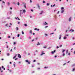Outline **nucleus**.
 I'll use <instances>...</instances> for the list:
<instances>
[{
	"mask_svg": "<svg viewBox=\"0 0 75 75\" xmlns=\"http://www.w3.org/2000/svg\"><path fill=\"white\" fill-rule=\"evenodd\" d=\"M25 62H28V64H30V62H28V60H25Z\"/></svg>",
	"mask_w": 75,
	"mask_h": 75,
	"instance_id": "obj_1",
	"label": "nucleus"
},
{
	"mask_svg": "<svg viewBox=\"0 0 75 75\" xmlns=\"http://www.w3.org/2000/svg\"><path fill=\"white\" fill-rule=\"evenodd\" d=\"M43 54H45V53H44V52L43 51L42 52V53L40 54L41 55H42Z\"/></svg>",
	"mask_w": 75,
	"mask_h": 75,
	"instance_id": "obj_2",
	"label": "nucleus"
},
{
	"mask_svg": "<svg viewBox=\"0 0 75 75\" xmlns=\"http://www.w3.org/2000/svg\"><path fill=\"white\" fill-rule=\"evenodd\" d=\"M72 18H71V17H70L69 19V21H71V19Z\"/></svg>",
	"mask_w": 75,
	"mask_h": 75,
	"instance_id": "obj_3",
	"label": "nucleus"
},
{
	"mask_svg": "<svg viewBox=\"0 0 75 75\" xmlns=\"http://www.w3.org/2000/svg\"><path fill=\"white\" fill-rule=\"evenodd\" d=\"M18 57H19V58H21V55H20V54H18Z\"/></svg>",
	"mask_w": 75,
	"mask_h": 75,
	"instance_id": "obj_4",
	"label": "nucleus"
},
{
	"mask_svg": "<svg viewBox=\"0 0 75 75\" xmlns=\"http://www.w3.org/2000/svg\"><path fill=\"white\" fill-rule=\"evenodd\" d=\"M44 25H47V24H48V23H47L46 22H45L44 23Z\"/></svg>",
	"mask_w": 75,
	"mask_h": 75,
	"instance_id": "obj_5",
	"label": "nucleus"
},
{
	"mask_svg": "<svg viewBox=\"0 0 75 75\" xmlns=\"http://www.w3.org/2000/svg\"><path fill=\"white\" fill-rule=\"evenodd\" d=\"M35 30H37V31H40V29L36 28L35 29Z\"/></svg>",
	"mask_w": 75,
	"mask_h": 75,
	"instance_id": "obj_6",
	"label": "nucleus"
},
{
	"mask_svg": "<svg viewBox=\"0 0 75 75\" xmlns=\"http://www.w3.org/2000/svg\"><path fill=\"white\" fill-rule=\"evenodd\" d=\"M55 50H54V51L52 52V54H53L55 52Z\"/></svg>",
	"mask_w": 75,
	"mask_h": 75,
	"instance_id": "obj_7",
	"label": "nucleus"
},
{
	"mask_svg": "<svg viewBox=\"0 0 75 75\" xmlns=\"http://www.w3.org/2000/svg\"><path fill=\"white\" fill-rule=\"evenodd\" d=\"M64 10H63L61 11V13H64Z\"/></svg>",
	"mask_w": 75,
	"mask_h": 75,
	"instance_id": "obj_8",
	"label": "nucleus"
},
{
	"mask_svg": "<svg viewBox=\"0 0 75 75\" xmlns=\"http://www.w3.org/2000/svg\"><path fill=\"white\" fill-rule=\"evenodd\" d=\"M40 45V43L39 42H38V44H37V45Z\"/></svg>",
	"mask_w": 75,
	"mask_h": 75,
	"instance_id": "obj_9",
	"label": "nucleus"
},
{
	"mask_svg": "<svg viewBox=\"0 0 75 75\" xmlns=\"http://www.w3.org/2000/svg\"><path fill=\"white\" fill-rule=\"evenodd\" d=\"M42 13H43V11H41V12L40 13V14H42Z\"/></svg>",
	"mask_w": 75,
	"mask_h": 75,
	"instance_id": "obj_10",
	"label": "nucleus"
},
{
	"mask_svg": "<svg viewBox=\"0 0 75 75\" xmlns=\"http://www.w3.org/2000/svg\"><path fill=\"white\" fill-rule=\"evenodd\" d=\"M61 35H60L59 36V40H61Z\"/></svg>",
	"mask_w": 75,
	"mask_h": 75,
	"instance_id": "obj_11",
	"label": "nucleus"
},
{
	"mask_svg": "<svg viewBox=\"0 0 75 75\" xmlns=\"http://www.w3.org/2000/svg\"><path fill=\"white\" fill-rule=\"evenodd\" d=\"M67 39V37H64V40H65V39Z\"/></svg>",
	"mask_w": 75,
	"mask_h": 75,
	"instance_id": "obj_12",
	"label": "nucleus"
},
{
	"mask_svg": "<svg viewBox=\"0 0 75 75\" xmlns=\"http://www.w3.org/2000/svg\"><path fill=\"white\" fill-rule=\"evenodd\" d=\"M7 55L8 56H9V55H10V54H9V53H7Z\"/></svg>",
	"mask_w": 75,
	"mask_h": 75,
	"instance_id": "obj_13",
	"label": "nucleus"
},
{
	"mask_svg": "<svg viewBox=\"0 0 75 75\" xmlns=\"http://www.w3.org/2000/svg\"><path fill=\"white\" fill-rule=\"evenodd\" d=\"M70 31H71L72 32H73V31H74V30H70Z\"/></svg>",
	"mask_w": 75,
	"mask_h": 75,
	"instance_id": "obj_14",
	"label": "nucleus"
},
{
	"mask_svg": "<svg viewBox=\"0 0 75 75\" xmlns=\"http://www.w3.org/2000/svg\"><path fill=\"white\" fill-rule=\"evenodd\" d=\"M25 5H26L25 4H24V7L25 8H26V6Z\"/></svg>",
	"mask_w": 75,
	"mask_h": 75,
	"instance_id": "obj_15",
	"label": "nucleus"
},
{
	"mask_svg": "<svg viewBox=\"0 0 75 75\" xmlns=\"http://www.w3.org/2000/svg\"><path fill=\"white\" fill-rule=\"evenodd\" d=\"M65 51V50H63L62 52L64 53V52Z\"/></svg>",
	"mask_w": 75,
	"mask_h": 75,
	"instance_id": "obj_16",
	"label": "nucleus"
},
{
	"mask_svg": "<svg viewBox=\"0 0 75 75\" xmlns=\"http://www.w3.org/2000/svg\"><path fill=\"white\" fill-rule=\"evenodd\" d=\"M18 5V6H20V3H19V2H18V4H17Z\"/></svg>",
	"mask_w": 75,
	"mask_h": 75,
	"instance_id": "obj_17",
	"label": "nucleus"
},
{
	"mask_svg": "<svg viewBox=\"0 0 75 75\" xmlns=\"http://www.w3.org/2000/svg\"><path fill=\"white\" fill-rule=\"evenodd\" d=\"M38 7L39 9L40 8V6L38 5Z\"/></svg>",
	"mask_w": 75,
	"mask_h": 75,
	"instance_id": "obj_18",
	"label": "nucleus"
},
{
	"mask_svg": "<svg viewBox=\"0 0 75 75\" xmlns=\"http://www.w3.org/2000/svg\"><path fill=\"white\" fill-rule=\"evenodd\" d=\"M64 8L63 7L61 8V10H63Z\"/></svg>",
	"mask_w": 75,
	"mask_h": 75,
	"instance_id": "obj_19",
	"label": "nucleus"
},
{
	"mask_svg": "<svg viewBox=\"0 0 75 75\" xmlns=\"http://www.w3.org/2000/svg\"><path fill=\"white\" fill-rule=\"evenodd\" d=\"M16 44V42H13V44L14 45H15V44Z\"/></svg>",
	"mask_w": 75,
	"mask_h": 75,
	"instance_id": "obj_20",
	"label": "nucleus"
},
{
	"mask_svg": "<svg viewBox=\"0 0 75 75\" xmlns=\"http://www.w3.org/2000/svg\"><path fill=\"white\" fill-rule=\"evenodd\" d=\"M35 39L37 41V40H38V38H35Z\"/></svg>",
	"mask_w": 75,
	"mask_h": 75,
	"instance_id": "obj_21",
	"label": "nucleus"
},
{
	"mask_svg": "<svg viewBox=\"0 0 75 75\" xmlns=\"http://www.w3.org/2000/svg\"><path fill=\"white\" fill-rule=\"evenodd\" d=\"M24 25L25 26V27H27V25L26 24H24Z\"/></svg>",
	"mask_w": 75,
	"mask_h": 75,
	"instance_id": "obj_22",
	"label": "nucleus"
},
{
	"mask_svg": "<svg viewBox=\"0 0 75 75\" xmlns=\"http://www.w3.org/2000/svg\"><path fill=\"white\" fill-rule=\"evenodd\" d=\"M30 33L31 34L32 33V30L30 31Z\"/></svg>",
	"mask_w": 75,
	"mask_h": 75,
	"instance_id": "obj_23",
	"label": "nucleus"
},
{
	"mask_svg": "<svg viewBox=\"0 0 75 75\" xmlns=\"http://www.w3.org/2000/svg\"><path fill=\"white\" fill-rule=\"evenodd\" d=\"M23 13H25V10H23Z\"/></svg>",
	"mask_w": 75,
	"mask_h": 75,
	"instance_id": "obj_24",
	"label": "nucleus"
},
{
	"mask_svg": "<svg viewBox=\"0 0 75 75\" xmlns=\"http://www.w3.org/2000/svg\"><path fill=\"white\" fill-rule=\"evenodd\" d=\"M47 6H49V5H50V4H48V3H47Z\"/></svg>",
	"mask_w": 75,
	"mask_h": 75,
	"instance_id": "obj_25",
	"label": "nucleus"
},
{
	"mask_svg": "<svg viewBox=\"0 0 75 75\" xmlns=\"http://www.w3.org/2000/svg\"><path fill=\"white\" fill-rule=\"evenodd\" d=\"M75 68H74L73 69V71H75Z\"/></svg>",
	"mask_w": 75,
	"mask_h": 75,
	"instance_id": "obj_26",
	"label": "nucleus"
},
{
	"mask_svg": "<svg viewBox=\"0 0 75 75\" xmlns=\"http://www.w3.org/2000/svg\"><path fill=\"white\" fill-rule=\"evenodd\" d=\"M47 68H48V67H44V68H45V69Z\"/></svg>",
	"mask_w": 75,
	"mask_h": 75,
	"instance_id": "obj_27",
	"label": "nucleus"
},
{
	"mask_svg": "<svg viewBox=\"0 0 75 75\" xmlns=\"http://www.w3.org/2000/svg\"><path fill=\"white\" fill-rule=\"evenodd\" d=\"M16 30H18V28L16 27Z\"/></svg>",
	"mask_w": 75,
	"mask_h": 75,
	"instance_id": "obj_28",
	"label": "nucleus"
},
{
	"mask_svg": "<svg viewBox=\"0 0 75 75\" xmlns=\"http://www.w3.org/2000/svg\"><path fill=\"white\" fill-rule=\"evenodd\" d=\"M16 56H14L13 58V59H15V58H16Z\"/></svg>",
	"mask_w": 75,
	"mask_h": 75,
	"instance_id": "obj_29",
	"label": "nucleus"
},
{
	"mask_svg": "<svg viewBox=\"0 0 75 75\" xmlns=\"http://www.w3.org/2000/svg\"><path fill=\"white\" fill-rule=\"evenodd\" d=\"M52 34H54V33H51L50 34V35H51Z\"/></svg>",
	"mask_w": 75,
	"mask_h": 75,
	"instance_id": "obj_30",
	"label": "nucleus"
},
{
	"mask_svg": "<svg viewBox=\"0 0 75 75\" xmlns=\"http://www.w3.org/2000/svg\"><path fill=\"white\" fill-rule=\"evenodd\" d=\"M45 3V2L44 1H43V3Z\"/></svg>",
	"mask_w": 75,
	"mask_h": 75,
	"instance_id": "obj_31",
	"label": "nucleus"
},
{
	"mask_svg": "<svg viewBox=\"0 0 75 75\" xmlns=\"http://www.w3.org/2000/svg\"><path fill=\"white\" fill-rule=\"evenodd\" d=\"M74 66H75V65H74V64H73V65H72V67H74Z\"/></svg>",
	"mask_w": 75,
	"mask_h": 75,
	"instance_id": "obj_32",
	"label": "nucleus"
},
{
	"mask_svg": "<svg viewBox=\"0 0 75 75\" xmlns=\"http://www.w3.org/2000/svg\"><path fill=\"white\" fill-rule=\"evenodd\" d=\"M22 34H24V32H23V31H22Z\"/></svg>",
	"mask_w": 75,
	"mask_h": 75,
	"instance_id": "obj_33",
	"label": "nucleus"
},
{
	"mask_svg": "<svg viewBox=\"0 0 75 75\" xmlns=\"http://www.w3.org/2000/svg\"><path fill=\"white\" fill-rule=\"evenodd\" d=\"M48 26H45V28H47V27H48Z\"/></svg>",
	"mask_w": 75,
	"mask_h": 75,
	"instance_id": "obj_34",
	"label": "nucleus"
},
{
	"mask_svg": "<svg viewBox=\"0 0 75 75\" xmlns=\"http://www.w3.org/2000/svg\"><path fill=\"white\" fill-rule=\"evenodd\" d=\"M68 55H71V54H70V53H69L68 54Z\"/></svg>",
	"mask_w": 75,
	"mask_h": 75,
	"instance_id": "obj_35",
	"label": "nucleus"
},
{
	"mask_svg": "<svg viewBox=\"0 0 75 75\" xmlns=\"http://www.w3.org/2000/svg\"><path fill=\"white\" fill-rule=\"evenodd\" d=\"M20 36V34H18V36L17 37H19Z\"/></svg>",
	"mask_w": 75,
	"mask_h": 75,
	"instance_id": "obj_36",
	"label": "nucleus"
},
{
	"mask_svg": "<svg viewBox=\"0 0 75 75\" xmlns=\"http://www.w3.org/2000/svg\"><path fill=\"white\" fill-rule=\"evenodd\" d=\"M13 65L14 66V67L15 68L16 67V65L15 64H14Z\"/></svg>",
	"mask_w": 75,
	"mask_h": 75,
	"instance_id": "obj_37",
	"label": "nucleus"
},
{
	"mask_svg": "<svg viewBox=\"0 0 75 75\" xmlns=\"http://www.w3.org/2000/svg\"><path fill=\"white\" fill-rule=\"evenodd\" d=\"M63 56H65V54L64 53H63Z\"/></svg>",
	"mask_w": 75,
	"mask_h": 75,
	"instance_id": "obj_38",
	"label": "nucleus"
},
{
	"mask_svg": "<svg viewBox=\"0 0 75 75\" xmlns=\"http://www.w3.org/2000/svg\"><path fill=\"white\" fill-rule=\"evenodd\" d=\"M45 36H47V35H47V34H45Z\"/></svg>",
	"mask_w": 75,
	"mask_h": 75,
	"instance_id": "obj_39",
	"label": "nucleus"
},
{
	"mask_svg": "<svg viewBox=\"0 0 75 75\" xmlns=\"http://www.w3.org/2000/svg\"><path fill=\"white\" fill-rule=\"evenodd\" d=\"M2 69L4 68V66H2Z\"/></svg>",
	"mask_w": 75,
	"mask_h": 75,
	"instance_id": "obj_40",
	"label": "nucleus"
},
{
	"mask_svg": "<svg viewBox=\"0 0 75 75\" xmlns=\"http://www.w3.org/2000/svg\"><path fill=\"white\" fill-rule=\"evenodd\" d=\"M17 59H18V58H16L15 59V60H17Z\"/></svg>",
	"mask_w": 75,
	"mask_h": 75,
	"instance_id": "obj_41",
	"label": "nucleus"
},
{
	"mask_svg": "<svg viewBox=\"0 0 75 75\" xmlns=\"http://www.w3.org/2000/svg\"><path fill=\"white\" fill-rule=\"evenodd\" d=\"M72 38H73V40H74V39H75V38H74V37H73Z\"/></svg>",
	"mask_w": 75,
	"mask_h": 75,
	"instance_id": "obj_42",
	"label": "nucleus"
},
{
	"mask_svg": "<svg viewBox=\"0 0 75 75\" xmlns=\"http://www.w3.org/2000/svg\"><path fill=\"white\" fill-rule=\"evenodd\" d=\"M30 3H32V1H31V0H30Z\"/></svg>",
	"mask_w": 75,
	"mask_h": 75,
	"instance_id": "obj_43",
	"label": "nucleus"
},
{
	"mask_svg": "<svg viewBox=\"0 0 75 75\" xmlns=\"http://www.w3.org/2000/svg\"><path fill=\"white\" fill-rule=\"evenodd\" d=\"M18 19V17H17V18H15V19H16V20H17Z\"/></svg>",
	"mask_w": 75,
	"mask_h": 75,
	"instance_id": "obj_44",
	"label": "nucleus"
},
{
	"mask_svg": "<svg viewBox=\"0 0 75 75\" xmlns=\"http://www.w3.org/2000/svg\"><path fill=\"white\" fill-rule=\"evenodd\" d=\"M8 38H10V36H8Z\"/></svg>",
	"mask_w": 75,
	"mask_h": 75,
	"instance_id": "obj_45",
	"label": "nucleus"
},
{
	"mask_svg": "<svg viewBox=\"0 0 75 75\" xmlns=\"http://www.w3.org/2000/svg\"><path fill=\"white\" fill-rule=\"evenodd\" d=\"M8 5H9V4H10V3H9V2L8 3Z\"/></svg>",
	"mask_w": 75,
	"mask_h": 75,
	"instance_id": "obj_46",
	"label": "nucleus"
},
{
	"mask_svg": "<svg viewBox=\"0 0 75 75\" xmlns=\"http://www.w3.org/2000/svg\"><path fill=\"white\" fill-rule=\"evenodd\" d=\"M59 11H58L57 12V14H59Z\"/></svg>",
	"mask_w": 75,
	"mask_h": 75,
	"instance_id": "obj_47",
	"label": "nucleus"
},
{
	"mask_svg": "<svg viewBox=\"0 0 75 75\" xmlns=\"http://www.w3.org/2000/svg\"><path fill=\"white\" fill-rule=\"evenodd\" d=\"M34 41V39H33V40H32V42H33V41Z\"/></svg>",
	"mask_w": 75,
	"mask_h": 75,
	"instance_id": "obj_48",
	"label": "nucleus"
},
{
	"mask_svg": "<svg viewBox=\"0 0 75 75\" xmlns=\"http://www.w3.org/2000/svg\"><path fill=\"white\" fill-rule=\"evenodd\" d=\"M68 50H67V52H66L67 53H68Z\"/></svg>",
	"mask_w": 75,
	"mask_h": 75,
	"instance_id": "obj_49",
	"label": "nucleus"
},
{
	"mask_svg": "<svg viewBox=\"0 0 75 75\" xmlns=\"http://www.w3.org/2000/svg\"><path fill=\"white\" fill-rule=\"evenodd\" d=\"M66 35V36H68V35Z\"/></svg>",
	"mask_w": 75,
	"mask_h": 75,
	"instance_id": "obj_50",
	"label": "nucleus"
},
{
	"mask_svg": "<svg viewBox=\"0 0 75 75\" xmlns=\"http://www.w3.org/2000/svg\"><path fill=\"white\" fill-rule=\"evenodd\" d=\"M3 3H4V4H5V2H4V1H2Z\"/></svg>",
	"mask_w": 75,
	"mask_h": 75,
	"instance_id": "obj_51",
	"label": "nucleus"
},
{
	"mask_svg": "<svg viewBox=\"0 0 75 75\" xmlns=\"http://www.w3.org/2000/svg\"><path fill=\"white\" fill-rule=\"evenodd\" d=\"M38 69H40V68H38Z\"/></svg>",
	"mask_w": 75,
	"mask_h": 75,
	"instance_id": "obj_52",
	"label": "nucleus"
},
{
	"mask_svg": "<svg viewBox=\"0 0 75 75\" xmlns=\"http://www.w3.org/2000/svg\"><path fill=\"white\" fill-rule=\"evenodd\" d=\"M69 62H70V61H68L67 63H69Z\"/></svg>",
	"mask_w": 75,
	"mask_h": 75,
	"instance_id": "obj_53",
	"label": "nucleus"
},
{
	"mask_svg": "<svg viewBox=\"0 0 75 75\" xmlns=\"http://www.w3.org/2000/svg\"><path fill=\"white\" fill-rule=\"evenodd\" d=\"M34 65H32V68H33V67H34Z\"/></svg>",
	"mask_w": 75,
	"mask_h": 75,
	"instance_id": "obj_54",
	"label": "nucleus"
},
{
	"mask_svg": "<svg viewBox=\"0 0 75 75\" xmlns=\"http://www.w3.org/2000/svg\"><path fill=\"white\" fill-rule=\"evenodd\" d=\"M18 20H20V19H19V18H18Z\"/></svg>",
	"mask_w": 75,
	"mask_h": 75,
	"instance_id": "obj_55",
	"label": "nucleus"
},
{
	"mask_svg": "<svg viewBox=\"0 0 75 75\" xmlns=\"http://www.w3.org/2000/svg\"><path fill=\"white\" fill-rule=\"evenodd\" d=\"M55 6V4H54V5H53V7H54V6Z\"/></svg>",
	"mask_w": 75,
	"mask_h": 75,
	"instance_id": "obj_56",
	"label": "nucleus"
},
{
	"mask_svg": "<svg viewBox=\"0 0 75 75\" xmlns=\"http://www.w3.org/2000/svg\"><path fill=\"white\" fill-rule=\"evenodd\" d=\"M35 61H36L35 60H34L33 61V62H35Z\"/></svg>",
	"mask_w": 75,
	"mask_h": 75,
	"instance_id": "obj_57",
	"label": "nucleus"
},
{
	"mask_svg": "<svg viewBox=\"0 0 75 75\" xmlns=\"http://www.w3.org/2000/svg\"><path fill=\"white\" fill-rule=\"evenodd\" d=\"M31 11H32V12L33 11V10L31 9Z\"/></svg>",
	"mask_w": 75,
	"mask_h": 75,
	"instance_id": "obj_58",
	"label": "nucleus"
},
{
	"mask_svg": "<svg viewBox=\"0 0 75 75\" xmlns=\"http://www.w3.org/2000/svg\"><path fill=\"white\" fill-rule=\"evenodd\" d=\"M10 8L11 10H12V8L11 7V8Z\"/></svg>",
	"mask_w": 75,
	"mask_h": 75,
	"instance_id": "obj_59",
	"label": "nucleus"
},
{
	"mask_svg": "<svg viewBox=\"0 0 75 75\" xmlns=\"http://www.w3.org/2000/svg\"><path fill=\"white\" fill-rule=\"evenodd\" d=\"M14 38H15L14 37H13V40H14Z\"/></svg>",
	"mask_w": 75,
	"mask_h": 75,
	"instance_id": "obj_60",
	"label": "nucleus"
},
{
	"mask_svg": "<svg viewBox=\"0 0 75 75\" xmlns=\"http://www.w3.org/2000/svg\"><path fill=\"white\" fill-rule=\"evenodd\" d=\"M55 58H56V57H57V56H55Z\"/></svg>",
	"mask_w": 75,
	"mask_h": 75,
	"instance_id": "obj_61",
	"label": "nucleus"
},
{
	"mask_svg": "<svg viewBox=\"0 0 75 75\" xmlns=\"http://www.w3.org/2000/svg\"><path fill=\"white\" fill-rule=\"evenodd\" d=\"M6 26H7V25H8V24H6Z\"/></svg>",
	"mask_w": 75,
	"mask_h": 75,
	"instance_id": "obj_62",
	"label": "nucleus"
},
{
	"mask_svg": "<svg viewBox=\"0 0 75 75\" xmlns=\"http://www.w3.org/2000/svg\"><path fill=\"white\" fill-rule=\"evenodd\" d=\"M66 63H64V64L63 65H66Z\"/></svg>",
	"mask_w": 75,
	"mask_h": 75,
	"instance_id": "obj_63",
	"label": "nucleus"
},
{
	"mask_svg": "<svg viewBox=\"0 0 75 75\" xmlns=\"http://www.w3.org/2000/svg\"><path fill=\"white\" fill-rule=\"evenodd\" d=\"M62 45H60V47H62Z\"/></svg>",
	"mask_w": 75,
	"mask_h": 75,
	"instance_id": "obj_64",
	"label": "nucleus"
}]
</instances>
